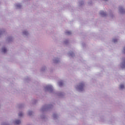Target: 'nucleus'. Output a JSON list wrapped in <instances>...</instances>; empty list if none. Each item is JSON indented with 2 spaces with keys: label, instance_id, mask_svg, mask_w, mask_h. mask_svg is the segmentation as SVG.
Instances as JSON below:
<instances>
[{
  "label": "nucleus",
  "instance_id": "1a4fd4ad",
  "mask_svg": "<svg viewBox=\"0 0 125 125\" xmlns=\"http://www.w3.org/2000/svg\"><path fill=\"white\" fill-rule=\"evenodd\" d=\"M22 116H23V114L22 112H21L19 113V117H22Z\"/></svg>",
  "mask_w": 125,
  "mask_h": 125
},
{
  "label": "nucleus",
  "instance_id": "6e6552de",
  "mask_svg": "<svg viewBox=\"0 0 125 125\" xmlns=\"http://www.w3.org/2000/svg\"><path fill=\"white\" fill-rule=\"evenodd\" d=\"M125 88V85H123V84H122L120 85V88L121 89H123V88Z\"/></svg>",
  "mask_w": 125,
  "mask_h": 125
},
{
  "label": "nucleus",
  "instance_id": "20e7f679",
  "mask_svg": "<svg viewBox=\"0 0 125 125\" xmlns=\"http://www.w3.org/2000/svg\"><path fill=\"white\" fill-rule=\"evenodd\" d=\"M84 85L83 84H82L80 85V86L79 87V90H82V88H83Z\"/></svg>",
  "mask_w": 125,
  "mask_h": 125
},
{
  "label": "nucleus",
  "instance_id": "f03ea898",
  "mask_svg": "<svg viewBox=\"0 0 125 125\" xmlns=\"http://www.w3.org/2000/svg\"><path fill=\"white\" fill-rule=\"evenodd\" d=\"M100 14L103 16H105V15H106V14H105V13L104 12V11H101L100 12Z\"/></svg>",
  "mask_w": 125,
  "mask_h": 125
},
{
  "label": "nucleus",
  "instance_id": "f8f14e48",
  "mask_svg": "<svg viewBox=\"0 0 125 125\" xmlns=\"http://www.w3.org/2000/svg\"><path fill=\"white\" fill-rule=\"evenodd\" d=\"M31 113H32V112L30 111L29 113H28V114H29V115H30Z\"/></svg>",
  "mask_w": 125,
  "mask_h": 125
},
{
  "label": "nucleus",
  "instance_id": "39448f33",
  "mask_svg": "<svg viewBox=\"0 0 125 125\" xmlns=\"http://www.w3.org/2000/svg\"><path fill=\"white\" fill-rule=\"evenodd\" d=\"M2 51H3V52L4 53H5V52H6V49L5 48L3 47V48H2Z\"/></svg>",
  "mask_w": 125,
  "mask_h": 125
},
{
  "label": "nucleus",
  "instance_id": "ddd939ff",
  "mask_svg": "<svg viewBox=\"0 0 125 125\" xmlns=\"http://www.w3.org/2000/svg\"><path fill=\"white\" fill-rule=\"evenodd\" d=\"M17 6L21 7V6L20 5H17Z\"/></svg>",
  "mask_w": 125,
  "mask_h": 125
},
{
  "label": "nucleus",
  "instance_id": "4468645a",
  "mask_svg": "<svg viewBox=\"0 0 125 125\" xmlns=\"http://www.w3.org/2000/svg\"><path fill=\"white\" fill-rule=\"evenodd\" d=\"M104 0L106 1L107 0Z\"/></svg>",
  "mask_w": 125,
  "mask_h": 125
},
{
  "label": "nucleus",
  "instance_id": "423d86ee",
  "mask_svg": "<svg viewBox=\"0 0 125 125\" xmlns=\"http://www.w3.org/2000/svg\"><path fill=\"white\" fill-rule=\"evenodd\" d=\"M66 35H70L71 34V32H70V31H66Z\"/></svg>",
  "mask_w": 125,
  "mask_h": 125
},
{
  "label": "nucleus",
  "instance_id": "0eeeda50",
  "mask_svg": "<svg viewBox=\"0 0 125 125\" xmlns=\"http://www.w3.org/2000/svg\"><path fill=\"white\" fill-rule=\"evenodd\" d=\"M62 84H63V83H62V82H59V86H62Z\"/></svg>",
  "mask_w": 125,
  "mask_h": 125
},
{
  "label": "nucleus",
  "instance_id": "f257e3e1",
  "mask_svg": "<svg viewBox=\"0 0 125 125\" xmlns=\"http://www.w3.org/2000/svg\"><path fill=\"white\" fill-rule=\"evenodd\" d=\"M46 89L48 90H52L53 86L51 85H48L46 86Z\"/></svg>",
  "mask_w": 125,
  "mask_h": 125
},
{
  "label": "nucleus",
  "instance_id": "9b49d317",
  "mask_svg": "<svg viewBox=\"0 0 125 125\" xmlns=\"http://www.w3.org/2000/svg\"><path fill=\"white\" fill-rule=\"evenodd\" d=\"M27 32H23V34H24V35H27Z\"/></svg>",
  "mask_w": 125,
  "mask_h": 125
},
{
  "label": "nucleus",
  "instance_id": "7ed1b4c3",
  "mask_svg": "<svg viewBox=\"0 0 125 125\" xmlns=\"http://www.w3.org/2000/svg\"><path fill=\"white\" fill-rule=\"evenodd\" d=\"M21 123V121L20 120L16 121V125H20Z\"/></svg>",
  "mask_w": 125,
  "mask_h": 125
},
{
  "label": "nucleus",
  "instance_id": "9d476101",
  "mask_svg": "<svg viewBox=\"0 0 125 125\" xmlns=\"http://www.w3.org/2000/svg\"><path fill=\"white\" fill-rule=\"evenodd\" d=\"M113 42H118V40H117V39H114V40H113Z\"/></svg>",
  "mask_w": 125,
  "mask_h": 125
}]
</instances>
